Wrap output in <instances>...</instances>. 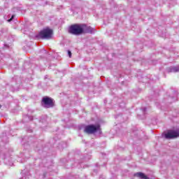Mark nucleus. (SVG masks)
Returning <instances> with one entry per match:
<instances>
[{
  "label": "nucleus",
  "mask_w": 179,
  "mask_h": 179,
  "mask_svg": "<svg viewBox=\"0 0 179 179\" xmlns=\"http://www.w3.org/2000/svg\"><path fill=\"white\" fill-rule=\"evenodd\" d=\"M136 177H139L140 178L148 179V176H145V174L142 172H138L134 174Z\"/></svg>",
  "instance_id": "nucleus-8"
},
{
  "label": "nucleus",
  "mask_w": 179,
  "mask_h": 179,
  "mask_svg": "<svg viewBox=\"0 0 179 179\" xmlns=\"http://www.w3.org/2000/svg\"><path fill=\"white\" fill-rule=\"evenodd\" d=\"M30 178V174L29 173H27V175L22 176V179H29Z\"/></svg>",
  "instance_id": "nucleus-9"
},
{
  "label": "nucleus",
  "mask_w": 179,
  "mask_h": 179,
  "mask_svg": "<svg viewBox=\"0 0 179 179\" xmlns=\"http://www.w3.org/2000/svg\"><path fill=\"white\" fill-rule=\"evenodd\" d=\"M40 38H43L45 40H50L52 37V29L50 28L43 29L41 31L38 35Z\"/></svg>",
  "instance_id": "nucleus-1"
},
{
  "label": "nucleus",
  "mask_w": 179,
  "mask_h": 179,
  "mask_svg": "<svg viewBox=\"0 0 179 179\" xmlns=\"http://www.w3.org/2000/svg\"><path fill=\"white\" fill-rule=\"evenodd\" d=\"M84 131L86 134H94L95 132H100V124H90L85 127Z\"/></svg>",
  "instance_id": "nucleus-3"
},
{
  "label": "nucleus",
  "mask_w": 179,
  "mask_h": 179,
  "mask_svg": "<svg viewBox=\"0 0 179 179\" xmlns=\"http://www.w3.org/2000/svg\"><path fill=\"white\" fill-rule=\"evenodd\" d=\"M13 17H15V15H12L11 18L8 20V22H12V20H13Z\"/></svg>",
  "instance_id": "nucleus-11"
},
{
  "label": "nucleus",
  "mask_w": 179,
  "mask_h": 179,
  "mask_svg": "<svg viewBox=\"0 0 179 179\" xmlns=\"http://www.w3.org/2000/svg\"><path fill=\"white\" fill-rule=\"evenodd\" d=\"M167 72H179V66L169 67L167 69Z\"/></svg>",
  "instance_id": "nucleus-7"
},
{
  "label": "nucleus",
  "mask_w": 179,
  "mask_h": 179,
  "mask_svg": "<svg viewBox=\"0 0 179 179\" xmlns=\"http://www.w3.org/2000/svg\"><path fill=\"white\" fill-rule=\"evenodd\" d=\"M0 108H1V106H0Z\"/></svg>",
  "instance_id": "nucleus-12"
},
{
  "label": "nucleus",
  "mask_w": 179,
  "mask_h": 179,
  "mask_svg": "<svg viewBox=\"0 0 179 179\" xmlns=\"http://www.w3.org/2000/svg\"><path fill=\"white\" fill-rule=\"evenodd\" d=\"M96 29L92 27H87L86 24H83V33H89L90 34H94Z\"/></svg>",
  "instance_id": "nucleus-6"
},
{
  "label": "nucleus",
  "mask_w": 179,
  "mask_h": 179,
  "mask_svg": "<svg viewBox=\"0 0 179 179\" xmlns=\"http://www.w3.org/2000/svg\"><path fill=\"white\" fill-rule=\"evenodd\" d=\"M43 103H44V107H45V108H50L54 106L52 99L49 97H44L43 99Z\"/></svg>",
  "instance_id": "nucleus-5"
},
{
  "label": "nucleus",
  "mask_w": 179,
  "mask_h": 179,
  "mask_svg": "<svg viewBox=\"0 0 179 179\" xmlns=\"http://www.w3.org/2000/svg\"><path fill=\"white\" fill-rule=\"evenodd\" d=\"M68 54H69V58H71V57H72V52H71V50H68Z\"/></svg>",
  "instance_id": "nucleus-10"
},
{
  "label": "nucleus",
  "mask_w": 179,
  "mask_h": 179,
  "mask_svg": "<svg viewBox=\"0 0 179 179\" xmlns=\"http://www.w3.org/2000/svg\"><path fill=\"white\" fill-rule=\"evenodd\" d=\"M69 33L76 36L83 33V24H75L70 27Z\"/></svg>",
  "instance_id": "nucleus-2"
},
{
  "label": "nucleus",
  "mask_w": 179,
  "mask_h": 179,
  "mask_svg": "<svg viewBox=\"0 0 179 179\" xmlns=\"http://www.w3.org/2000/svg\"><path fill=\"white\" fill-rule=\"evenodd\" d=\"M179 136V129L174 131L170 130L166 134H165L166 139H173V138H178Z\"/></svg>",
  "instance_id": "nucleus-4"
}]
</instances>
